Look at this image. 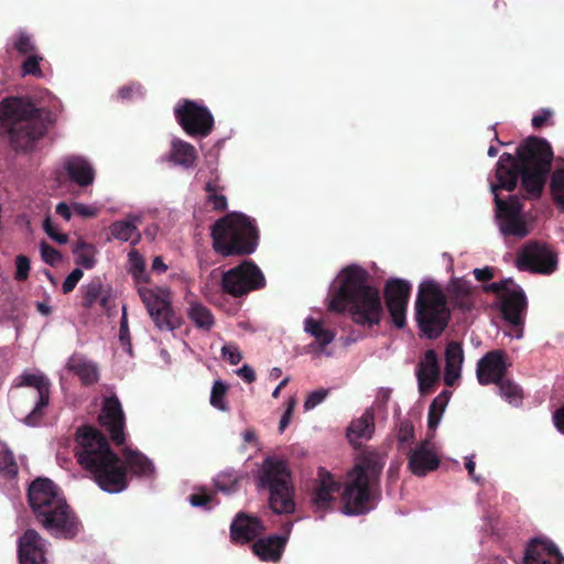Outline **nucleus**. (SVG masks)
<instances>
[{"instance_id": "nucleus-28", "label": "nucleus", "mask_w": 564, "mask_h": 564, "mask_svg": "<svg viewBox=\"0 0 564 564\" xmlns=\"http://www.w3.org/2000/svg\"><path fill=\"white\" fill-rule=\"evenodd\" d=\"M373 432L375 414L371 409H368L360 417L350 423L347 430V438L354 446H359L362 441L370 440Z\"/></svg>"}, {"instance_id": "nucleus-46", "label": "nucleus", "mask_w": 564, "mask_h": 564, "mask_svg": "<svg viewBox=\"0 0 564 564\" xmlns=\"http://www.w3.org/2000/svg\"><path fill=\"white\" fill-rule=\"evenodd\" d=\"M43 61V56L39 53L26 55L25 61L21 66L22 76L32 75L34 77H42L43 72L40 67V63Z\"/></svg>"}, {"instance_id": "nucleus-58", "label": "nucleus", "mask_w": 564, "mask_h": 564, "mask_svg": "<svg viewBox=\"0 0 564 564\" xmlns=\"http://www.w3.org/2000/svg\"><path fill=\"white\" fill-rule=\"evenodd\" d=\"M17 265V279L25 280L30 271V261L25 256H18L15 260Z\"/></svg>"}, {"instance_id": "nucleus-39", "label": "nucleus", "mask_w": 564, "mask_h": 564, "mask_svg": "<svg viewBox=\"0 0 564 564\" xmlns=\"http://www.w3.org/2000/svg\"><path fill=\"white\" fill-rule=\"evenodd\" d=\"M107 296L102 294V284L99 280L90 281L84 288V305L86 307H91L97 302L100 303L102 307L107 306Z\"/></svg>"}, {"instance_id": "nucleus-54", "label": "nucleus", "mask_w": 564, "mask_h": 564, "mask_svg": "<svg viewBox=\"0 0 564 564\" xmlns=\"http://www.w3.org/2000/svg\"><path fill=\"white\" fill-rule=\"evenodd\" d=\"M414 437V427L409 421L401 422L398 431V442L400 446L410 443Z\"/></svg>"}, {"instance_id": "nucleus-35", "label": "nucleus", "mask_w": 564, "mask_h": 564, "mask_svg": "<svg viewBox=\"0 0 564 564\" xmlns=\"http://www.w3.org/2000/svg\"><path fill=\"white\" fill-rule=\"evenodd\" d=\"M221 189L219 185V176L216 167H210V180L205 185L207 193V200L214 206L215 209L224 210L227 208V199L224 195L219 194Z\"/></svg>"}, {"instance_id": "nucleus-43", "label": "nucleus", "mask_w": 564, "mask_h": 564, "mask_svg": "<svg viewBox=\"0 0 564 564\" xmlns=\"http://www.w3.org/2000/svg\"><path fill=\"white\" fill-rule=\"evenodd\" d=\"M499 391L501 398H503L510 404L518 406L522 401V390L518 384L512 381L505 380L499 384Z\"/></svg>"}, {"instance_id": "nucleus-49", "label": "nucleus", "mask_w": 564, "mask_h": 564, "mask_svg": "<svg viewBox=\"0 0 564 564\" xmlns=\"http://www.w3.org/2000/svg\"><path fill=\"white\" fill-rule=\"evenodd\" d=\"M119 340L123 345L126 351L131 355L132 347L130 343V333L128 327V318H127V311L126 307L122 308V316L120 319V333H119Z\"/></svg>"}, {"instance_id": "nucleus-53", "label": "nucleus", "mask_w": 564, "mask_h": 564, "mask_svg": "<svg viewBox=\"0 0 564 564\" xmlns=\"http://www.w3.org/2000/svg\"><path fill=\"white\" fill-rule=\"evenodd\" d=\"M221 355L231 365H238L242 359L240 349L234 344H225L221 347Z\"/></svg>"}, {"instance_id": "nucleus-56", "label": "nucleus", "mask_w": 564, "mask_h": 564, "mask_svg": "<svg viewBox=\"0 0 564 564\" xmlns=\"http://www.w3.org/2000/svg\"><path fill=\"white\" fill-rule=\"evenodd\" d=\"M295 405H296V400L294 398H290L288 401V404H286L285 412L279 422V432L280 433H283L285 431V429L289 426L293 411L295 409Z\"/></svg>"}, {"instance_id": "nucleus-8", "label": "nucleus", "mask_w": 564, "mask_h": 564, "mask_svg": "<svg viewBox=\"0 0 564 564\" xmlns=\"http://www.w3.org/2000/svg\"><path fill=\"white\" fill-rule=\"evenodd\" d=\"M449 308L438 283L424 280L419 285L415 300V318L420 330L427 338H436L449 319Z\"/></svg>"}, {"instance_id": "nucleus-3", "label": "nucleus", "mask_w": 564, "mask_h": 564, "mask_svg": "<svg viewBox=\"0 0 564 564\" xmlns=\"http://www.w3.org/2000/svg\"><path fill=\"white\" fill-rule=\"evenodd\" d=\"M75 455L79 465L87 470L108 494H119L128 486L127 470L121 459L110 449L107 438L96 429L83 426L76 434Z\"/></svg>"}, {"instance_id": "nucleus-7", "label": "nucleus", "mask_w": 564, "mask_h": 564, "mask_svg": "<svg viewBox=\"0 0 564 564\" xmlns=\"http://www.w3.org/2000/svg\"><path fill=\"white\" fill-rule=\"evenodd\" d=\"M213 247L224 257L250 254L258 246V230L253 220L232 213L218 220L212 230Z\"/></svg>"}, {"instance_id": "nucleus-48", "label": "nucleus", "mask_w": 564, "mask_h": 564, "mask_svg": "<svg viewBox=\"0 0 564 564\" xmlns=\"http://www.w3.org/2000/svg\"><path fill=\"white\" fill-rule=\"evenodd\" d=\"M214 496L205 489L199 490L188 497V501L193 507H203L210 509L213 507Z\"/></svg>"}, {"instance_id": "nucleus-21", "label": "nucleus", "mask_w": 564, "mask_h": 564, "mask_svg": "<svg viewBox=\"0 0 564 564\" xmlns=\"http://www.w3.org/2000/svg\"><path fill=\"white\" fill-rule=\"evenodd\" d=\"M440 465L434 444L425 440L409 453V468L416 476H425Z\"/></svg>"}, {"instance_id": "nucleus-20", "label": "nucleus", "mask_w": 564, "mask_h": 564, "mask_svg": "<svg viewBox=\"0 0 564 564\" xmlns=\"http://www.w3.org/2000/svg\"><path fill=\"white\" fill-rule=\"evenodd\" d=\"M99 422L109 431L115 443L122 444L124 442V417L121 404L117 398L105 399L101 413L99 414Z\"/></svg>"}, {"instance_id": "nucleus-10", "label": "nucleus", "mask_w": 564, "mask_h": 564, "mask_svg": "<svg viewBox=\"0 0 564 564\" xmlns=\"http://www.w3.org/2000/svg\"><path fill=\"white\" fill-rule=\"evenodd\" d=\"M485 290L497 293L500 299L502 316L509 324V329L505 334L521 339L527 312V297L521 286L512 279H506L486 285Z\"/></svg>"}, {"instance_id": "nucleus-50", "label": "nucleus", "mask_w": 564, "mask_h": 564, "mask_svg": "<svg viewBox=\"0 0 564 564\" xmlns=\"http://www.w3.org/2000/svg\"><path fill=\"white\" fill-rule=\"evenodd\" d=\"M40 251L43 261L50 265H56L62 260V254L46 242L40 245Z\"/></svg>"}, {"instance_id": "nucleus-59", "label": "nucleus", "mask_w": 564, "mask_h": 564, "mask_svg": "<svg viewBox=\"0 0 564 564\" xmlns=\"http://www.w3.org/2000/svg\"><path fill=\"white\" fill-rule=\"evenodd\" d=\"M552 110L541 109L532 117L531 123L535 129H540L552 118Z\"/></svg>"}, {"instance_id": "nucleus-62", "label": "nucleus", "mask_w": 564, "mask_h": 564, "mask_svg": "<svg viewBox=\"0 0 564 564\" xmlns=\"http://www.w3.org/2000/svg\"><path fill=\"white\" fill-rule=\"evenodd\" d=\"M474 275L478 281H487L494 278V269L490 267L474 269Z\"/></svg>"}, {"instance_id": "nucleus-12", "label": "nucleus", "mask_w": 564, "mask_h": 564, "mask_svg": "<svg viewBox=\"0 0 564 564\" xmlns=\"http://www.w3.org/2000/svg\"><path fill=\"white\" fill-rule=\"evenodd\" d=\"M17 387L25 388L24 397L34 400L32 411L23 420L29 426H35L50 403L51 383L47 377L39 371H24L17 378Z\"/></svg>"}, {"instance_id": "nucleus-4", "label": "nucleus", "mask_w": 564, "mask_h": 564, "mask_svg": "<svg viewBox=\"0 0 564 564\" xmlns=\"http://www.w3.org/2000/svg\"><path fill=\"white\" fill-rule=\"evenodd\" d=\"M29 505L39 523L53 536L69 539L80 530L59 488L47 478H37L28 490Z\"/></svg>"}, {"instance_id": "nucleus-25", "label": "nucleus", "mask_w": 564, "mask_h": 564, "mask_svg": "<svg viewBox=\"0 0 564 564\" xmlns=\"http://www.w3.org/2000/svg\"><path fill=\"white\" fill-rule=\"evenodd\" d=\"M231 538L236 542H248L264 530V525L257 517L239 514L231 523Z\"/></svg>"}, {"instance_id": "nucleus-61", "label": "nucleus", "mask_w": 564, "mask_h": 564, "mask_svg": "<svg viewBox=\"0 0 564 564\" xmlns=\"http://www.w3.org/2000/svg\"><path fill=\"white\" fill-rule=\"evenodd\" d=\"M237 375L248 383H251L256 380V373L253 369L248 365H243L241 368H239L237 370Z\"/></svg>"}, {"instance_id": "nucleus-9", "label": "nucleus", "mask_w": 564, "mask_h": 564, "mask_svg": "<svg viewBox=\"0 0 564 564\" xmlns=\"http://www.w3.org/2000/svg\"><path fill=\"white\" fill-rule=\"evenodd\" d=\"M260 482L270 491L269 506L274 513L290 514L295 511L293 484L284 460L267 457L260 470Z\"/></svg>"}, {"instance_id": "nucleus-31", "label": "nucleus", "mask_w": 564, "mask_h": 564, "mask_svg": "<svg viewBox=\"0 0 564 564\" xmlns=\"http://www.w3.org/2000/svg\"><path fill=\"white\" fill-rule=\"evenodd\" d=\"M166 160L184 169H191L196 163L197 151L191 143L173 138Z\"/></svg>"}, {"instance_id": "nucleus-15", "label": "nucleus", "mask_w": 564, "mask_h": 564, "mask_svg": "<svg viewBox=\"0 0 564 564\" xmlns=\"http://www.w3.org/2000/svg\"><path fill=\"white\" fill-rule=\"evenodd\" d=\"M557 254L549 246L539 243L527 245L516 260L520 270L541 274H551L557 268Z\"/></svg>"}, {"instance_id": "nucleus-41", "label": "nucleus", "mask_w": 564, "mask_h": 564, "mask_svg": "<svg viewBox=\"0 0 564 564\" xmlns=\"http://www.w3.org/2000/svg\"><path fill=\"white\" fill-rule=\"evenodd\" d=\"M228 387L221 380H216L212 387L210 391V405L221 412H227L229 410L228 403L226 401Z\"/></svg>"}, {"instance_id": "nucleus-64", "label": "nucleus", "mask_w": 564, "mask_h": 564, "mask_svg": "<svg viewBox=\"0 0 564 564\" xmlns=\"http://www.w3.org/2000/svg\"><path fill=\"white\" fill-rule=\"evenodd\" d=\"M466 462H465V467L469 474V476L475 480V481H479V477L475 475V467H476V464H475V460H474V456H467L466 458Z\"/></svg>"}, {"instance_id": "nucleus-27", "label": "nucleus", "mask_w": 564, "mask_h": 564, "mask_svg": "<svg viewBox=\"0 0 564 564\" xmlns=\"http://www.w3.org/2000/svg\"><path fill=\"white\" fill-rule=\"evenodd\" d=\"M141 219L140 215H129L124 219L113 221L109 227L111 238L121 242L138 243L141 239V234L138 229Z\"/></svg>"}, {"instance_id": "nucleus-55", "label": "nucleus", "mask_w": 564, "mask_h": 564, "mask_svg": "<svg viewBox=\"0 0 564 564\" xmlns=\"http://www.w3.org/2000/svg\"><path fill=\"white\" fill-rule=\"evenodd\" d=\"M83 270L79 268L74 269L65 279L62 285V290L65 294L72 292L79 280L83 278Z\"/></svg>"}, {"instance_id": "nucleus-47", "label": "nucleus", "mask_w": 564, "mask_h": 564, "mask_svg": "<svg viewBox=\"0 0 564 564\" xmlns=\"http://www.w3.org/2000/svg\"><path fill=\"white\" fill-rule=\"evenodd\" d=\"M43 229L47 236L59 245H65L68 241V236L58 230L56 225L52 221L51 217H46L43 223Z\"/></svg>"}, {"instance_id": "nucleus-22", "label": "nucleus", "mask_w": 564, "mask_h": 564, "mask_svg": "<svg viewBox=\"0 0 564 564\" xmlns=\"http://www.w3.org/2000/svg\"><path fill=\"white\" fill-rule=\"evenodd\" d=\"M505 354L501 350H492L485 355L477 366V379L480 384L500 383L507 369Z\"/></svg>"}, {"instance_id": "nucleus-38", "label": "nucleus", "mask_w": 564, "mask_h": 564, "mask_svg": "<svg viewBox=\"0 0 564 564\" xmlns=\"http://www.w3.org/2000/svg\"><path fill=\"white\" fill-rule=\"evenodd\" d=\"M550 189L556 207L564 210V167H556L551 174Z\"/></svg>"}, {"instance_id": "nucleus-33", "label": "nucleus", "mask_w": 564, "mask_h": 564, "mask_svg": "<svg viewBox=\"0 0 564 564\" xmlns=\"http://www.w3.org/2000/svg\"><path fill=\"white\" fill-rule=\"evenodd\" d=\"M74 261L77 265L90 270L97 263V248L84 240H78L73 246Z\"/></svg>"}, {"instance_id": "nucleus-52", "label": "nucleus", "mask_w": 564, "mask_h": 564, "mask_svg": "<svg viewBox=\"0 0 564 564\" xmlns=\"http://www.w3.org/2000/svg\"><path fill=\"white\" fill-rule=\"evenodd\" d=\"M143 95V90L141 85L139 84H130L121 87L118 90V97L122 100H133Z\"/></svg>"}, {"instance_id": "nucleus-42", "label": "nucleus", "mask_w": 564, "mask_h": 564, "mask_svg": "<svg viewBox=\"0 0 564 564\" xmlns=\"http://www.w3.org/2000/svg\"><path fill=\"white\" fill-rule=\"evenodd\" d=\"M240 479L241 475L238 471L234 469L225 470L217 476L216 487L219 491L230 494L237 489Z\"/></svg>"}, {"instance_id": "nucleus-44", "label": "nucleus", "mask_w": 564, "mask_h": 564, "mask_svg": "<svg viewBox=\"0 0 564 564\" xmlns=\"http://www.w3.org/2000/svg\"><path fill=\"white\" fill-rule=\"evenodd\" d=\"M0 470L8 475L14 476L18 473V465L9 446L0 441Z\"/></svg>"}, {"instance_id": "nucleus-45", "label": "nucleus", "mask_w": 564, "mask_h": 564, "mask_svg": "<svg viewBox=\"0 0 564 564\" xmlns=\"http://www.w3.org/2000/svg\"><path fill=\"white\" fill-rule=\"evenodd\" d=\"M129 271L138 282L147 281L145 263L142 256L137 250L128 253Z\"/></svg>"}, {"instance_id": "nucleus-60", "label": "nucleus", "mask_w": 564, "mask_h": 564, "mask_svg": "<svg viewBox=\"0 0 564 564\" xmlns=\"http://www.w3.org/2000/svg\"><path fill=\"white\" fill-rule=\"evenodd\" d=\"M55 212L57 215H59L66 221H69L72 218V215L74 213V209H73V205L69 206L66 203L61 202L56 205Z\"/></svg>"}, {"instance_id": "nucleus-51", "label": "nucleus", "mask_w": 564, "mask_h": 564, "mask_svg": "<svg viewBox=\"0 0 564 564\" xmlns=\"http://www.w3.org/2000/svg\"><path fill=\"white\" fill-rule=\"evenodd\" d=\"M327 394L328 390L325 389H317L308 393L304 402L305 411H311L317 405H319L326 399Z\"/></svg>"}, {"instance_id": "nucleus-40", "label": "nucleus", "mask_w": 564, "mask_h": 564, "mask_svg": "<svg viewBox=\"0 0 564 564\" xmlns=\"http://www.w3.org/2000/svg\"><path fill=\"white\" fill-rule=\"evenodd\" d=\"M11 45L21 55L37 53V47L33 36L23 30H20L11 37Z\"/></svg>"}, {"instance_id": "nucleus-30", "label": "nucleus", "mask_w": 564, "mask_h": 564, "mask_svg": "<svg viewBox=\"0 0 564 564\" xmlns=\"http://www.w3.org/2000/svg\"><path fill=\"white\" fill-rule=\"evenodd\" d=\"M288 536L271 535L260 539L252 545L253 553L267 562H276L281 558Z\"/></svg>"}, {"instance_id": "nucleus-37", "label": "nucleus", "mask_w": 564, "mask_h": 564, "mask_svg": "<svg viewBox=\"0 0 564 564\" xmlns=\"http://www.w3.org/2000/svg\"><path fill=\"white\" fill-rule=\"evenodd\" d=\"M451 393L443 391L438 394L429 409V427L435 430L441 423L445 408L449 401Z\"/></svg>"}, {"instance_id": "nucleus-1", "label": "nucleus", "mask_w": 564, "mask_h": 564, "mask_svg": "<svg viewBox=\"0 0 564 564\" xmlns=\"http://www.w3.org/2000/svg\"><path fill=\"white\" fill-rule=\"evenodd\" d=\"M517 154L518 161L508 153L500 156L495 180L490 181V191L495 196L499 231L503 237L522 239L529 234V228L520 199L517 196H510L503 200L499 196V191L514 189L521 175L524 189L533 196H539L550 172L553 151L545 139L532 137L518 148Z\"/></svg>"}, {"instance_id": "nucleus-5", "label": "nucleus", "mask_w": 564, "mask_h": 564, "mask_svg": "<svg viewBox=\"0 0 564 564\" xmlns=\"http://www.w3.org/2000/svg\"><path fill=\"white\" fill-rule=\"evenodd\" d=\"M384 463L382 455L369 453L347 474L343 492L344 514H362L375 508L380 497V474Z\"/></svg>"}, {"instance_id": "nucleus-24", "label": "nucleus", "mask_w": 564, "mask_h": 564, "mask_svg": "<svg viewBox=\"0 0 564 564\" xmlns=\"http://www.w3.org/2000/svg\"><path fill=\"white\" fill-rule=\"evenodd\" d=\"M339 490V484L325 469L318 470V479L313 494V506L322 516L332 508L335 494Z\"/></svg>"}, {"instance_id": "nucleus-13", "label": "nucleus", "mask_w": 564, "mask_h": 564, "mask_svg": "<svg viewBox=\"0 0 564 564\" xmlns=\"http://www.w3.org/2000/svg\"><path fill=\"white\" fill-rule=\"evenodd\" d=\"M264 284L265 279L262 271L256 263L249 260L225 271L221 276V290L235 297L260 289Z\"/></svg>"}, {"instance_id": "nucleus-32", "label": "nucleus", "mask_w": 564, "mask_h": 564, "mask_svg": "<svg viewBox=\"0 0 564 564\" xmlns=\"http://www.w3.org/2000/svg\"><path fill=\"white\" fill-rule=\"evenodd\" d=\"M67 367L79 377L84 384H91L99 379L97 365L82 355H74L68 359Z\"/></svg>"}, {"instance_id": "nucleus-19", "label": "nucleus", "mask_w": 564, "mask_h": 564, "mask_svg": "<svg viewBox=\"0 0 564 564\" xmlns=\"http://www.w3.org/2000/svg\"><path fill=\"white\" fill-rule=\"evenodd\" d=\"M304 332L315 339L314 343L305 347L307 354H312L315 357L323 355L330 357L332 352L327 350V346L335 339V332L326 326L325 322L307 316L303 322Z\"/></svg>"}, {"instance_id": "nucleus-18", "label": "nucleus", "mask_w": 564, "mask_h": 564, "mask_svg": "<svg viewBox=\"0 0 564 564\" xmlns=\"http://www.w3.org/2000/svg\"><path fill=\"white\" fill-rule=\"evenodd\" d=\"M61 171L67 178L79 187H88L94 184L96 169L93 162L79 154H69L61 159Z\"/></svg>"}, {"instance_id": "nucleus-36", "label": "nucleus", "mask_w": 564, "mask_h": 564, "mask_svg": "<svg viewBox=\"0 0 564 564\" xmlns=\"http://www.w3.org/2000/svg\"><path fill=\"white\" fill-rule=\"evenodd\" d=\"M188 316L198 328L204 330H209L215 323L212 312L199 303L189 305Z\"/></svg>"}, {"instance_id": "nucleus-17", "label": "nucleus", "mask_w": 564, "mask_h": 564, "mask_svg": "<svg viewBox=\"0 0 564 564\" xmlns=\"http://www.w3.org/2000/svg\"><path fill=\"white\" fill-rule=\"evenodd\" d=\"M50 545L36 530H25L18 539L19 564H50Z\"/></svg>"}, {"instance_id": "nucleus-11", "label": "nucleus", "mask_w": 564, "mask_h": 564, "mask_svg": "<svg viewBox=\"0 0 564 564\" xmlns=\"http://www.w3.org/2000/svg\"><path fill=\"white\" fill-rule=\"evenodd\" d=\"M139 295L160 330L172 332L178 325L171 307V291L165 286L139 288Z\"/></svg>"}, {"instance_id": "nucleus-14", "label": "nucleus", "mask_w": 564, "mask_h": 564, "mask_svg": "<svg viewBox=\"0 0 564 564\" xmlns=\"http://www.w3.org/2000/svg\"><path fill=\"white\" fill-rule=\"evenodd\" d=\"M175 118L191 137H207L214 128L212 112L202 104L184 100L174 108Z\"/></svg>"}, {"instance_id": "nucleus-6", "label": "nucleus", "mask_w": 564, "mask_h": 564, "mask_svg": "<svg viewBox=\"0 0 564 564\" xmlns=\"http://www.w3.org/2000/svg\"><path fill=\"white\" fill-rule=\"evenodd\" d=\"M0 126L17 151H32L44 134L39 110L24 98L9 97L0 102Z\"/></svg>"}, {"instance_id": "nucleus-57", "label": "nucleus", "mask_w": 564, "mask_h": 564, "mask_svg": "<svg viewBox=\"0 0 564 564\" xmlns=\"http://www.w3.org/2000/svg\"><path fill=\"white\" fill-rule=\"evenodd\" d=\"M73 209L75 214L86 218L95 217L98 214V208L96 206L84 203H74Z\"/></svg>"}, {"instance_id": "nucleus-34", "label": "nucleus", "mask_w": 564, "mask_h": 564, "mask_svg": "<svg viewBox=\"0 0 564 564\" xmlns=\"http://www.w3.org/2000/svg\"><path fill=\"white\" fill-rule=\"evenodd\" d=\"M123 456L127 466L132 473L140 476H151L154 471L153 464L140 452L131 448L123 451Z\"/></svg>"}, {"instance_id": "nucleus-16", "label": "nucleus", "mask_w": 564, "mask_h": 564, "mask_svg": "<svg viewBox=\"0 0 564 564\" xmlns=\"http://www.w3.org/2000/svg\"><path fill=\"white\" fill-rule=\"evenodd\" d=\"M411 292V284L402 279L388 280L384 286V297L393 324L398 328L406 323V307Z\"/></svg>"}, {"instance_id": "nucleus-2", "label": "nucleus", "mask_w": 564, "mask_h": 564, "mask_svg": "<svg viewBox=\"0 0 564 564\" xmlns=\"http://www.w3.org/2000/svg\"><path fill=\"white\" fill-rule=\"evenodd\" d=\"M329 308L347 312L356 324L368 328L379 325L383 316L380 292L370 284L369 272L358 264L338 272L332 285Z\"/></svg>"}, {"instance_id": "nucleus-23", "label": "nucleus", "mask_w": 564, "mask_h": 564, "mask_svg": "<svg viewBox=\"0 0 564 564\" xmlns=\"http://www.w3.org/2000/svg\"><path fill=\"white\" fill-rule=\"evenodd\" d=\"M564 558L549 539H533L527 547L523 564H563Z\"/></svg>"}, {"instance_id": "nucleus-63", "label": "nucleus", "mask_w": 564, "mask_h": 564, "mask_svg": "<svg viewBox=\"0 0 564 564\" xmlns=\"http://www.w3.org/2000/svg\"><path fill=\"white\" fill-rule=\"evenodd\" d=\"M553 420L557 430L564 434V406L555 412Z\"/></svg>"}, {"instance_id": "nucleus-29", "label": "nucleus", "mask_w": 564, "mask_h": 564, "mask_svg": "<svg viewBox=\"0 0 564 564\" xmlns=\"http://www.w3.org/2000/svg\"><path fill=\"white\" fill-rule=\"evenodd\" d=\"M464 351L458 343H449L445 349V375L447 386H454L460 378Z\"/></svg>"}, {"instance_id": "nucleus-26", "label": "nucleus", "mask_w": 564, "mask_h": 564, "mask_svg": "<svg viewBox=\"0 0 564 564\" xmlns=\"http://www.w3.org/2000/svg\"><path fill=\"white\" fill-rule=\"evenodd\" d=\"M421 393H426L440 378L438 359L434 350H427L416 370Z\"/></svg>"}]
</instances>
